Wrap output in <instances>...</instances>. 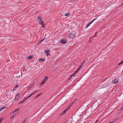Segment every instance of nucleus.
I'll use <instances>...</instances> for the list:
<instances>
[{"mask_svg": "<svg viewBox=\"0 0 123 123\" xmlns=\"http://www.w3.org/2000/svg\"><path fill=\"white\" fill-rule=\"evenodd\" d=\"M42 18L41 17H37V21H39V25H43V21L41 19Z\"/></svg>", "mask_w": 123, "mask_h": 123, "instance_id": "nucleus-1", "label": "nucleus"}, {"mask_svg": "<svg viewBox=\"0 0 123 123\" xmlns=\"http://www.w3.org/2000/svg\"><path fill=\"white\" fill-rule=\"evenodd\" d=\"M75 36V33L74 32H73L70 34L69 36V38L72 39Z\"/></svg>", "mask_w": 123, "mask_h": 123, "instance_id": "nucleus-2", "label": "nucleus"}, {"mask_svg": "<svg viewBox=\"0 0 123 123\" xmlns=\"http://www.w3.org/2000/svg\"><path fill=\"white\" fill-rule=\"evenodd\" d=\"M50 51L49 50L46 49L44 51L45 54L47 56L50 55V53L49 52Z\"/></svg>", "mask_w": 123, "mask_h": 123, "instance_id": "nucleus-3", "label": "nucleus"}, {"mask_svg": "<svg viewBox=\"0 0 123 123\" xmlns=\"http://www.w3.org/2000/svg\"><path fill=\"white\" fill-rule=\"evenodd\" d=\"M60 41V43H61L63 44L66 43L67 42V40L64 39Z\"/></svg>", "mask_w": 123, "mask_h": 123, "instance_id": "nucleus-4", "label": "nucleus"}, {"mask_svg": "<svg viewBox=\"0 0 123 123\" xmlns=\"http://www.w3.org/2000/svg\"><path fill=\"white\" fill-rule=\"evenodd\" d=\"M96 18L95 19H93L92 21L91 22L89 23H88V24L86 26V27L85 28H87L94 21H95L97 18Z\"/></svg>", "mask_w": 123, "mask_h": 123, "instance_id": "nucleus-5", "label": "nucleus"}, {"mask_svg": "<svg viewBox=\"0 0 123 123\" xmlns=\"http://www.w3.org/2000/svg\"><path fill=\"white\" fill-rule=\"evenodd\" d=\"M20 98V95L19 93H17V94L16 95L15 97V99L14 100V101H15V100L16 99H19Z\"/></svg>", "mask_w": 123, "mask_h": 123, "instance_id": "nucleus-6", "label": "nucleus"}, {"mask_svg": "<svg viewBox=\"0 0 123 123\" xmlns=\"http://www.w3.org/2000/svg\"><path fill=\"white\" fill-rule=\"evenodd\" d=\"M118 79H115L114 80H113V83L115 84H117L118 82Z\"/></svg>", "mask_w": 123, "mask_h": 123, "instance_id": "nucleus-7", "label": "nucleus"}, {"mask_svg": "<svg viewBox=\"0 0 123 123\" xmlns=\"http://www.w3.org/2000/svg\"><path fill=\"white\" fill-rule=\"evenodd\" d=\"M34 58V56L32 55H29L27 57V59L28 60H29L30 59H31Z\"/></svg>", "mask_w": 123, "mask_h": 123, "instance_id": "nucleus-8", "label": "nucleus"}, {"mask_svg": "<svg viewBox=\"0 0 123 123\" xmlns=\"http://www.w3.org/2000/svg\"><path fill=\"white\" fill-rule=\"evenodd\" d=\"M27 99V98H25L24 99H23V101H21V102H19V103L20 104H21V103L24 102Z\"/></svg>", "mask_w": 123, "mask_h": 123, "instance_id": "nucleus-9", "label": "nucleus"}, {"mask_svg": "<svg viewBox=\"0 0 123 123\" xmlns=\"http://www.w3.org/2000/svg\"><path fill=\"white\" fill-rule=\"evenodd\" d=\"M37 92V91H36L34 92H33L28 97H27V98H30V97H31L32 96V95H33L35 93H36Z\"/></svg>", "mask_w": 123, "mask_h": 123, "instance_id": "nucleus-10", "label": "nucleus"}, {"mask_svg": "<svg viewBox=\"0 0 123 123\" xmlns=\"http://www.w3.org/2000/svg\"><path fill=\"white\" fill-rule=\"evenodd\" d=\"M45 60V59H39V62H43Z\"/></svg>", "mask_w": 123, "mask_h": 123, "instance_id": "nucleus-11", "label": "nucleus"}, {"mask_svg": "<svg viewBox=\"0 0 123 123\" xmlns=\"http://www.w3.org/2000/svg\"><path fill=\"white\" fill-rule=\"evenodd\" d=\"M48 79V76H46L44 77V80H43V81H44L45 82L46 80H47Z\"/></svg>", "mask_w": 123, "mask_h": 123, "instance_id": "nucleus-12", "label": "nucleus"}, {"mask_svg": "<svg viewBox=\"0 0 123 123\" xmlns=\"http://www.w3.org/2000/svg\"><path fill=\"white\" fill-rule=\"evenodd\" d=\"M27 117H25L24 120L22 122V123H25L26 120H27Z\"/></svg>", "mask_w": 123, "mask_h": 123, "instance_id": "nucleus-13", "label": "nucleus"}, {"mask_svg": "<svg viewBox=\"0 0 123 123\" xmlns=\"http://www.w3.org/2000/svg\"><path fill=\"white\" fill-rule=\"evenodd\" d=\"M16 114H14L13 115V116H11L10 117V119H13V118L15 116H16Z\"/></svg>", "mask_w": 123, "mask_h": 123, "instance_id": "nucleus-14", "label": "nucleus"}, {"mask_svg": "<svg viewBox=\"0 0 123 123\" xmlns=\"http://www.w3.org/2000/svg\"><path fill=\"white\" fill-rule=\"evenodd\" d=\"M123 110V107L122 106L121 108L118 111L119 112H120Z\"/></svg>", "mask_w": 123, "mask_h": 123, "instance_id": "nucleus-15", "label": "nucleus"}, {"mask_svg": "<svg viewBox=\"0 0 123 123\" xmlns=\"http://www.w3.org/2000/svg\"><path fill=\"white\" fill-rule=\"evenodd\" d=\"M44 40V39H43L40 40V42L38 43V45L39 43H42V42H43Z\"/></svg>", "mask_w": 123, "mask_h": 123, "instance_id": "nucleus-16", "label": "nucleus"}, {"mask_svg": "<svg viewBox=\"0 0 123 123\" xmlns=\"http://www.w3.org/2000/svg\"><path fill=\"white\" fill-rule=\"evenodd\" d=\"M6 108V106H3L2 107H1V108L0 109V110L1 111L3 109H5Z\"/></svg>", "mask_w": 123, "mask_h": 123, "instance_id": "nucleus-17", "label": "nucleus"}, {"mask_svg": "<svg viewBox=\"0 0 123 123\" xmlns=\"http://www.w3.org/2000/svg\"><path fill=\"white\" fill-rule=\"evenodd\" d=\"M69 14V13H66L64 15L65 16H68Z\"/></svg>", "mask_w": 123, "mask_h": 123, "instance_id": "nucleus-18", "label": "nucleus"}, {"mask_svg": "<svg viewBox=\"0 0 123 123\" xmlns=\"http://www.w3.org/2000/svg\"><path fill=\"white\" fill-rule=\"evenodd\" d=\"M72 104H71L67 108L69 109L72 106Z\"/></svg>", "mask_w": 123, "mask_h": 123, "instance_id": "nucleus-19", "label": "nucleus"}, {"mask_svg": "<svg viewBox=\"0 0 123 123\" xmlns=\"http://www.w3.org/2000/svg\"><path fill=\"white\" fill-rule=\"evenodd\" d=\"M66 113V112H65V111L64 110L63 111L61 114V115H63L65 113Z\"/></svg>", "mask_w": 123, "mask_h": 123, "instance_id": "nucleus-20", "label": "nucleus"}, {"mask_svg": "<svg viewBox=\"0 0 123 123\" xmlns=\"http://www.w3.org/2000/svg\"><path fill=\"white\" fill-rule=\"evenodd\" d=\"M4 118L1 117L0 118V123H1V121Z\"/></svg>", "mask_w": 123, "mask_h": 123, "instance_id": "nucleus-21", "label": "nucleus"}, {"mask_svg": "<svg viewBox=\"0 0 123 123\" xmlns=\"http://www.w3.org/2000/svg\"><path fill=\"white\" fill-rule=\"evenodd\" d=\"M85 63V61H84L81 64V65H80V66H81V67H82L83 65V64H84Z\"/></svg>", "mask_w": 123, "mask_h": 123, "instance_id": "nucleus-22", "label": "nucleus"}, {"mask_svg": "<svg viewBox=\"0 0 123 123\" xmlns=\"http://www.w3.org/2000/svg\"><path fill=\"white\" fill-rule=\"evenodd\" d=\"M44 82H45L43 80L42 83L40 84V85H43Z\"/></svg>", "mask_w": 123, "mask_h": 123, "instance_id": "nucleus-23", "label": "nucleus"}, {"mask_svg": "<svg viewBox=\"0 0 123 123\" xmlns=\"http://www.w3.org/2000/svg\"><path fill=\"white\" fill-rule=\"evenodd\" d=\"M18 87V84H17L16 85V86L15 87V88H17V87Z\"/></svg>", "mask_w": 123, "mask_h": 123, "instance_id": "nucleus-24", "label": "nucleus"}, {"mask_svg": "<svg viewBox=\"0 0 123 123\" xmlns=\"http://www.w3.org/2000/svg\"><path fill=\"white\" fill-rule=\"evenodd\" d=\"M81 66H80L79 67V68H78V69H77V70L78 71H79L80 69H81Z\"/></svg>", "mask_w": 123, "mask_h": 123, "instance_id": "nucleus-25", "label": "nucleus"}, {"mask_svg": "<svg viewBox=\"0 0 123 123\" xmlns=\"http://www.w3.org/2000/svg\"><path fill=\"white\" fill-rule=\"evenodd\" d=\"M75 74H75V73H74L71 75V76H74Z\"/></svg>", "mask_w": 123, "mask_h": 123, "instance_id": "nucleus-26", "label": "nucleus"}, {"mask_svg": "<svg viewBox=\"0 0 123 123\" xmlns=\"http://www.w3.org/2000/svg\"><path fill=\"white\" fill-rule=\"evenodd\" d=\"M40 96V94H37V95H36L35 97L36 98H37V97H38L39 96Z\"/></svg>", "mask_w": 123, "mask_h": 123, "instance_id": "nucleus-27", "label": "nucleus"}, {"mask_svg": "<svg viewBox=\"0 0 123 123\" xmlns=\"http://www.w3.org/2000/svg\"><path fill=\"white\" fill-rule=\"evenodd\" d=\"M69 109L67 108V109H66L64 111H65V112H66Z\"/></svg>", "mask_w": 123, "mask_h": 123, "instance_id": "nucleus-28", "label": "nucleus"}, {"mask_svg": "<svg viewBox=\"0 0 123 123\" xmlns=\"http://www.w3.org/2000/svg\"><path fill=\"white\" fill-rule=\"evenodd\" d=\"M69 109L67 108V109H66L64 111H65V112H66Z\"/></svg>", "mask_w": 123, "mask_h": 123, "instance_id": "nucleus-29", "label": "nucleus"}, {"mask_svg": "<svg viewBox=\"0 0 123 123\" xmlns=\"http://www.w3.org/2000/svg\"><path fill=\"white\" fill-rule=\"evenodd\" d=\"M79 71H78V70H76V71H75V72H74V73H75V74H76V73H77Z\"/></svg>", "mask_w": 123, "mask_h": 123, "instance_id": "nucleus-30", "label": "nucleus"}, {"mask_svg": "<svg viewBox=\"0 0 123 123\" xmlns=\"http://www.w3.org/2000/svg\"><path fill=\"white\" fill-rule=\"evenodd\" d=\"M19 108H18V109H16L15 110V112H16L18 110H19Z\"/></svg>", "mask_w": 123, "mask_h": 123, "instance_id": "nucleus-31", "label": "nucleus"}, {"mask_svg": "<svg viewBox=\"0 0 123 123\" xmlns=\"http://www.w3.org/2000/svg\"><path fill=\"white\" fill-rule=\"evenodd\" d=\"M32 85H30L29 87H28V89L29 88H31L32 87Z\"/></svg>", "mask_w": 123, "mask_h": 123, "instance_id": "nucleus-32", "label": "nucleus"}, {"mask_svg": "<svg viewBox=\"0 0 123 123\" xmlns=\"http://www.w3.org/2000/svg\"><path fill=\"white\" fill-rule=\"evenodd\" d=\"M115 121V120H114V121H112V122H110V123H113Z\"/></svg>", "mask_w": 123, "mask_h": 123, "instance_id": "nucleus-33", "label": "nucleus"}, {"mask_svg": "<svg viewBox=\"0 0 123 123\" xmlns=\"http://www.w3.org/2000/svg\"><path fill=\"white\" fill-rule=\"evenodd\" d=\"M75 101H74L72 102V103H71V104H72V105H73V104H74L75 103Z\"/></svg>", "mask_w": 123, "mask_h": 123, "instance_id": "nucleus-34", "label": "nucleus"}, {"mask_svg": "<svg viewBox=\"0 0 123 123\" xmlns=\"http://www.w3.org/2000/svg\"><path fill=\"white\" fill-rule=\"evenodd\" d=\"M42 25V28H45V25Z\"/></svg>", "mask_w": 123, "mask_h": 123, "instance_id": "nucleus-35", "label": "nucleus"}, {"mask_svg": "<svg viewBox=\"0 0 123 123\" xmlns=\"http://www.w3.org/2000/svg\"><path fill=\"white\" fill-rule=\"evenodd\" d=\"M98 120H97L94 123H97L98 122Z\"/></svg>", "mask_w": 123, "mask_h": 123, "instance_id": "nucleus-36", "label": "nucleus"}, {"mask_svg": "<svg viewBox=\"0 0 123 123\" xmlns=\"http://www.w3.org/2000/svg\"><path fill=\"white\" fill-rule=\"evenodd\" d=\"M122 63V62H121L120 63H119V65H120V64H121Z\"/></svg>", "mask_w": 123, "mask_h": 123, "instance_id": "nucleus-37", "label": "nucleus"}, {"mask_svg": "<svg viewBox=\"0 0 123 123\" xmlns=\"http://www.w3.org/2000/svg\"><path fill=\"white\" fill-rule=\"evenodd\" d=\"M72 76H70V77H69V80H70V79L72 78Z\"/></svg>", "mask_w": 123, "mask_h": 123, "instance_id": "nucleus-38", "label": "nucleus"}, {"mask_svg": "<svg viewBox=\"0 0 123 123\" xmlns=\"http://www.w3.org/2000/svg\"><path fill=\"white\" fill-rule=\"evenodd\" d=\"M78 1V0H74V2H76Z\"/></svg>", "mask_w": 123, "mask_h": 123, "instance_id": "nucleus-39", "label": "nucleus"}, {"mask_svg": "<svg viewBox=\"0 0 123 123\" xmlns=\"http://www.w3.org/2000/svg\"><path fill=\"white\" fill-rule=\"evenodd\" d=\"M42 94V93H40L39 94H40V95H41Z\"/></svg>", "mask_w": 123, "mask_h": 123, "instance_id": "nucleus-40", "label": "nucleus"}, {"mask_svg": "<svg viewBox=\"0 0 123 123\" xmlns=\"http://www.w3.org/2000/svg\"><path fill=\"white\" fill-rule=\"evenodd\" d=\"M15 112V111H12V113H14V112Z\"/></svg>", "mask_w": 123, "mask_h": 123, "instance_id": "nucleus-41", "label": "nucleus"}, {"mask_svg": "<svg viewBox=\"0 0 123 123\" xmlns=\"http://www.w3.org/2000/svg\"><path fill=\"white\" fill-rule=\"evenodd\" d=\"M77 100V99H75L74 100V101H75H75H76V100Z\"/></svg>", "mask_w": 123, "mask_h": 123, "instance_id": "nucleus-42", "label": "nucleus"}, {"mask_svg": "<svg viewBox=\"0 0 123 123\" xmlns=\"http://www.w3.org/2000/svg\"><path fill=\"white\" fill-rule=\"evenodd\" d=\"M97 33H98V32H96V33H95V35H96V34H97Z\"/></svg>", "mask_w": 123, "mask_h": 123, "instance_id": "nucleus-43", "label": "nucleus"}, {"mask_svg": "<svg viewBox=\"0 0 123 123\" xmlns=\"http://www.w3.org/2000/svg\"><path fill=\"white\" fill-rule=\"evenodd\" d=\"M122 63H123V60L121 61Z\"/></svg>", "mask_w": 123, "mask_h": 123, "instance_id": "nucleus-44", "label": "nucleus"}, {"mask_svg": "<svg viewBox=\"0 0 123 123\" xmlns=\"http://www.w3.org/2000/svg\"><path fill=\"white\" fill-rule=\"evenodd\" d=\"M96 35H95L94 36H93V37H95L96 36Z\"/></svg>", "mask_w": 123, "mask_h": 123, "instance_id": "nucleus-45", "label": "nucleus"}, {"mask_svg": "<svg viewBox=\"0 0 123 123\" xmlns=\"http://www.w3.org/2000/svg\"><path fill=\"white\" fill-rule=\"evenodd\" d=\"M122 5H123V3H122Z\"/></svg>", "mask_w": 123, "mask_h": 123, "instance_id": "nucleus-46", "label": "nucleus"}]
</instances>
